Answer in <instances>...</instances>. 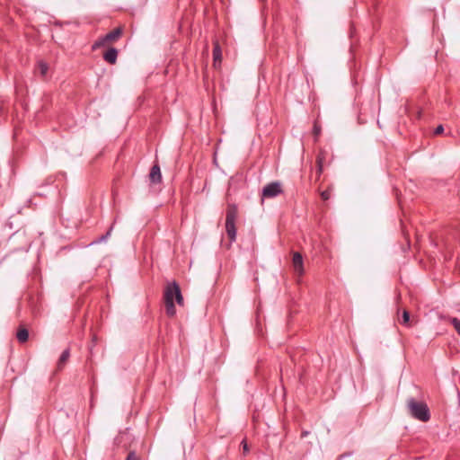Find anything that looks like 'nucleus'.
Returning <instances> with one entry per match:
<instances>
[{
	"instance_id": "nucleus-9",
	"label": "nucleus",
	"mask_w": 460,
	"mask_h": 460,
	"mask_svg": "<svg viewBox=\"0 0 460 460\" xmlns=\"http://www.w3.org/2000/svg\"><path fill=\"white\" fill-rule=\"evenodd\" d=\"M118 53H119V51L117 49L110 48L107 51L104 52L103 59L107 63H109L111 65H114L117 62Z\"/></svg>"
},
{
	"instance_id": "nucleus-6",
	"label": "nucleus",
	"mask_w": 460,
	"mask_h": 460,
	"mask_svg": "<svg viewBox=\"0 0 460 460\" xmlns=\"http://www.w3.org/2000/svg\"><path fill=\"white\" fill-rule=\"evenodd\" d=\"M292 263L295 272L298 276H302L305 273L304 261L300 252H295L293 253Z\"/></svg>"
},
{
	"instance_id": "nucleus-11",
	"label": "nucleus",
	"mask_w": 460,
	"mask_h": 460,
	"mask_svg": "<svg viewBox=\"0 0 460 460\" xmlns=\"http://www.w3.org/2000/svg\"><path fill=\"white\" fill-rule=\"evenodd\" d=\"M70 357V350L69 349H65L62 354L60 355L58 361V368L60 370L64 367L66 363L68 361Z\"/></svg>"
},
{
	"instance_id": "nucleus-18",
	"label": "nucleus",
	"mask_w": 460,
	"mask_h": 460,
	"mask_svg": "<svg viewBox=\"0 0 460 460\" xmlns=\"http://www.w3.org/2000/svg\"><path fill=\"white\" fill-rule=\"evenodd\" d=\"M313 133L315 137H318L321 133V127L316 122L314 125Z\"/></svg>"
},
{
	"instance_id": "nucleus-10",
	"label": "nucleus",
	"mask_w": 460,
	"mask_h": 460,
	"mask_svg": "<svg viewBox=\"0 0 460 460\" xmlns=\"http://www.w3.org/2000/svg\"><path fill=\"white\" fill-rule=\"evenodd\" d=\"M16 339L20 343H24L29 339V331L23 324H20L16 332Z\"/></svg>"
},
{
	"instance_id": "nucleus-16",
	"label": "nucleus",
	"mask_w": 460,
	"mask_h": 460,
	"mask_svg": "<svg viewBox=\"0 0 460 460\" xmlns=\"http://www.w3.org/2000/svg\"><path fill=\"white\" fill-rule=\"evenodd\" d=\"M452 323L457 333L460 335V321L458 318H452Z\"/></svg>"
},
{
	"instance_id": "nucleus-23",
	"label": "nucleus",
	"mask_w": 460,
	"mask_h": 460,
	"mask_svg": "<svg viewBox=\"0 0 460 460\" xmlns=\"http://www.w3.org/2000/svg\"><path fill=\"white\" fill-rule=\"evenodd\" d=\"M402 316L406 317V316H411V314H410V313L407 310H403Z\"/></svg>"
},
{
	"instance_id": "nucleus-12",
	"label": "nucleus",
	"mask_w": 460,
	"mask_h": 460,
	"mask_svg": "<svg viewBox=\"0 0 460 460\" xmlns=\"http://www.w3.org/2000/svg\"><path fill=\"white\" fill-rule=\"evenodd\" d=\"M112 229H113V225H111V226H110V228L108 229V231H107L104 234L101 235L100 237H98L97 239H95L94 241H93V242L91 243V244H94V243H102V242H105V241H106V240L111 236V234Z\"/></svg>"
},
{
	"instance_id": "nucleus-1",
	"label": "nucleus",
	"mask_w": 460,
	"mask_h": 460,
	"mask_svg": "<svg viewBox=\"0 0 460 460\" xmlns=\"http://www.w3.org/2000/svg\"><path fill=\"white\" fill-rule=\"evenodd\" d=\"M164 298L166 314L168 316H174L176 314L174 301L179 305H183V296L176 281H172L165 287Z\"/></svg>"
},
{
	"instance_id": "nucleus-22",
	"label": "nucleus",
	"mask_w": 460,
	"mask_h": 460,
	"mask_svg": "<svg viewBox=\"0 0 460 460\" xmlns=\"http://www.w3.org/2000/svg\"><path fill=\"white\" fill-rule=\"evenodd\" d=\"M241 444L243 445L244 454L248 453L249 448H248V445H247L246 441L243 440Z\"/></svg>"
},
{
	"instance_id": "nucleus-24",
	"label": "nucleus",
	"mask_w": 460,
	"mask_h": 460,
	"mask_svg": "<svg viewBox=\"0 0 460 460\" xmlns=\"http://www.w3.org/2000/svg\"><path fill=\"white\" fill-rule=\"evenodd\" d=\"M308 434H309V432H308V431H306V430L302 431V433H301V437H302V438H305V437H306Z\"/></svg>"
},
{
	"instance_id": "nucleus-20",
	"label": "nucleus",
	"mask_w": 460,
	"mask_h": 460,
	"mask_svg": "<svg viewBox=\"0 0 460 460\" xmlns=\"http://www.w3.org/2000/svg\"><path fill=\"white\" fill-rule=\"evenodd\" d=\"M444 132V127L442 125H438L435 130H434V134L435 135H439V134H442Z\"/></svg>"
},
{
	"instance_id": "nucleus-17",
	"label": "nucleus",
	"mask_w": 460,
	"mask_h": 460,
	"mask_svg": "<svg viewBox=\"0 0 460 460\" xmlns=\"http://www.w3.org/2000/svg\"><path fill=\"white\" fill-rule=\"evenodd\" d=\"M331 197V191L329 190H323L321 192V198L323 200H328Z\"/></svg>"
},
{
	"instance_id": "nucleus-2",
	"label": "nucleus",
	"mask_w": 460,
	"mask_h": 460,
	"mask_svg": "<svg viewBox=\"0 0 460 460\" xmlns=\"http://www.w3.org/2000/svg\"><path fill=\"white\" fill-rule=\"evenodd\" d=\"M409 414L420 421L426 422L430 419V412L428 405L424 402H418L410 397L406 402Z\"/></svg>"
},
{
	"instance_id": "nucleus-14",
	"label": "nucleus",
	"mask_w": 460,
	"mask_h": 460,
	"mask_svg": "<svg viewBox=\"0 0 460 460\" xmlns=\"http://www.w3.org/2000/svg\"><path fill=\"white\" fill-rule=\"evenodd\" d=\"M38 70L41 76H46L49 71V66L46 62L40 60L38 63Z\"/></svg>"
},
{
	"instance_id": "nucleus-15",
	"label": "nucleus",
	"mask_w": 460,
	"mask_h": 460,
	"mask_svg": "<svg viewBox=\"0 0 460 460\" xmlns=\"http://www.w3.org/2000/svg\"><path fill=\"white\" fill-rule=\"evenodd\" d=\"M399 320H400V324L406 326V327H411L415 323V318H399Z\"/></svg>"
},
{
	"instance_id": "nucleus-7",
	"label": "nucleus",
	"mask_w": 460,
	"mask_h": 460,
	"mask_svg": "<svg viewBox=\"0 0 460 460\" xmlns=\"http://www.w3.org/2000/svg\"><path fill=\"white\" fill-rule=\"evenodd\" d=\"M149 181L153 184L160 183L162 181V173L158 164H155L149 172Z\"/></svg>"
},
{
	"instance_id": "nucleus-5",
	"label": "nucleus",
	"mask_w": 460,
	"mask_h": 460,
	"mask_svg": "<svg viewBox=\"0 0 460 460\" xmlns=\"http://www.w3.org/2000/svg\"><path fill=\"white\" fill-rule=\"evenodd\" d=\"M283 192L281 183L279 181H272L265 185L262 189L261 196L266 199H272Z\"/></svg>"
},
{
	"instance_id": "nucleus-19",
	"label": "nucleus",
	"mask_w": 460,
	"mask_h": 460,
	"mask_svg": "<svg viewBox=\"0 0 460 460\" xmlns=\"http://www.w3.org/2000/svg\"><path fill=\"white\" fill-rule=\"evenodd\" d=\"M126 460H139V459H138L137 456L136 455V453L134 451H130L128 454V456H127Z\"/></svg>"
},
{
	"instance_id": "nucleus-13",
	"label": "nucleus",
	"mask_w": 460,
	"mask_h": 460,
	"mask_svg": "<svg viewBox=\"0 0 460 460\" xmlns=\"http://www.w3.org/2000/svg\"><path fill=\"white\" fill-rule=\"evenodd\" d=\"M326 156H327V152L325 150L321 149L316 155V160H315L316 165L323 166V163L326 159Z\"/></svg>"
},
{
	"instance_id": "nucleus-21",
	"label": "nucleus",
	"mask_w": 460,
	"mask_h": 460,
	"mask_svg": "<svg viewBox=\"0 0 460 460\" xmlns=\"http://www.w3.org/2000/svg\"><path fill=\"white\" fill-rule=\"evenodd\" d=\"M323 166L316 165V179L318 180L323 173Z\"/></svg>"
},
{
	"instance_id": "nucleus-4",
	"label": "nucleus",
	"mask_w": 460,
	"mask_h": 460,
	"mask_svg": "<svg viewBox=\"0 0 460 460\" xmlns=\"http://www.w3.org/2000/svg\"><path fill=\"white\" fill-rule=\"evenodd\" d=\"M122 29L121 28H116L113 31L108 32L102 37H100L92 46V49L95 50L101 47H104L108 43L114 42L118 40L120 36L122 35Z\"/></svg>"
},
{
	"instance_id": "nucleus-3",
	"label": "nucleus",
	"mask_w": 460,
	"mask_h": 460,
	"mask_svg": "<svg viewBox=\"0 0 460 460\" xmlns=\"http://www.w3.org/2000/svg\"><path fill=\"white\" fill-rule=\"evenodd\" d=\"M238 216V208L235 204H228L226 215V232L230 242L236 239L235 221Z\"/></svg>"
},
{
	"instance_id": "nucleus-8",
	"label": "nucleus",
	"mask_w": 460,
	"mask_h": 460,
	"mask_svg": "<svg viewBox=\"0 0 460 460\" xmlns=\"http://www.w3.org/2000/svg\"><path fill=\"white\" fill-rule=\"evenodd\" d=\"M213 45V66L217 67L222 61V50L217 40H215Z\"/></svg>"
}]
</instances>
